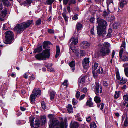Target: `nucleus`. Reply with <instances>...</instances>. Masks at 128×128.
Wrapping results in <instances>:
<instances>
[{
	"mask_svg": "<svg viewBox=\"0 0 128 128\" xmlns=\"http://www.w3.org/2000/svg\"><path fill=\"white\" fill-rule=\"evenodd\" d=\"M97 22L98 24L97 27L98 35L102 36L103 37H105L107 34L105 30L108 25L106 22L100 18H98Z\"/></svg>",
	"mask_w": 128,
	"mask_h": 128,
	"instance_id": "nucleus-1",
	"label": "nucleus"
},
{
	"mask_svg": "<svg viewBox=\"0 0 128 128\" xmlns=\"http://www.w3.org/2000/svg\"><path fill=\"white\" fill-rule=\"evenodd\" d=\"M70 41L72 42L71 44H70V48L72 50L71 55L73 57L78 58L79 57V51L76 48L73 46L77 44L78 42V39L77 37H74L70 40Z\"/></svg>",
	"mask_w": 128,
	"mask_h": 128,
	"instance_id": "nucleus-2",
	"label": "nucleus"
},
{
	"mask_svg": "<svg viewBox=\"0 0 128 128\" xmlns=\"http://www.w3.org/2000/svg\"><path fill=\"white\" fill-rule=\"evenodd\" d=\"M48 117L50 120L49 122V127L52 128H64V123L62 122L59 123L58 121L54 119L53 116L52 114L48 115Z\"/></svg>",
	"mask_w": 128,
	"mask_h": 128,
	"instance_id": "nucleus-3",
	"label": "nucleus"
},
{
	"mask_svg": "<svg viewBox=\"0 0 128 128\" xmlns=\"http://www.w3.org/2000/svg\"><path fill=\"white\" fill-rule=\"evenodd\" d=\"M50 49H46L43 52L37 54L35 56V58L38 60H46V58H48L50 56Z\"/></svg>",
	"mask_w": 128,
	"mask_h": 128,
	"instance_id": "nucleus-4",
	"label": "nucleus"
},
{
	"mask_svg": "<svg viewBox=\"0 0 128 128\" xmlns=\"http://www.w3.org/2000/svg\"><path fill=\"white\" fill-rule=\"evenodd\" d=\"M6 34L5 40L6 42H4L6 44H10L12 43L14 39V34L12 31L7 32Z\"/></svg>",
	"mask_w": 128,
	"mask_h": 128,
	"instance_id": "nucleus-5",
	"label": "nucleus"
},
{
	"mask_svg": "<svg viewBox=\"0 0 128 128\" xmlns=\"http://www.w3.org/2000/svg\"><path fill=\"white\" fill-rule=\"evenodd\" d=\"M110 52L109 49H106L105 48H102L100 50V54L103 56L109 55Z\"/></svg>",
	"mask_w": 128,
	"mask_h": 128,
	"instance_id": "nucleus-6",
	"label": "nucleus"
},
{
	"mask_svg": "<svg viewBox=\"0 0 128 128\" xmlns=\"http://www.w3.org/2000/svg\"><path fill=\"white\" fill-rule=\"evenodd\" d=\"M90 63V60L89 58H85L83 61L82 65L84 68L86 69L88 68Z\"/></svg>",
	"mask_w": 128,
	"mask_h": 128,
	"instance_id": "nucleus-7",
	"label": "nucleus"
},
{
	"mask_svg": "<svg viewBox=\"0 0 128 128\" xmlns=\"http://www.w3.org/2000/svg\"><path fill=\"white\" fill-rule=\"evenodd\" d=\"M95 91L97 95L98 94H101L102 93V87L98 83L96 84L95 87Z\"/></svg>",
	"mask_w": 128,
	"mask_h": 128,
	"instance_id": "nucleus-8",
	"label": "nucleus"
},
{
	"mask_svg": "<svg viewBox=\"0 0 128 128\" xmlns=\"http://www.w3.org/2000/svg\"><path fill=\"white\" fill-rule=\"evenodd\" d=\"M85 80L84 76H81L80 78L78 80V84L79 87L80 88H82L84 86Z\"/></svg>",
	"mask_w": 128,
	"mask_h": 128,
	"instance_id": "nucleus-9",
	"label": "nucleus"
},
{
	"mask_svg": "<svg viewBox=\"0 0 128 128\" xmlns=\"http://www.w3.org/2000/svg\"><path fill=\"white\" fill-rule=\"evenodd\" d=\"M24 30L22 25L21 24L20 25H18L15 27L14 30L18 33H20L21 32Z\"/></svg>",
	"mask_w": 128,
	"mask_h": 128,
	"instance_id": "nucleus-10",
	"label": "nucleus"
},
{
	"mask_svg": "<svg viewBox=\"0 0 128 128\" xmlns=\"http://www.w3.org/2000/svg\"><path fill=\"white\" fill-rule=\"evenodd\" d=\"M90 46V44L88 42L86 41H84L81 44V47L83 49H86L88 48Z\"/></svg>",
	"mask_w": 128,
	"mask_h": 128,
	"instance_id": "nucleus-11",
	"label": "nucleus"
},
{
	"mask_svg": "<svg viewBox=\"0 0 128 128\" xmlns=\"http://www.w3.org/2000/svg\"><path fill=\"white\" fill-rule=\"evenodd\" d=\"M7 10L6 9H4L0 13V20L3 21L4 20V18L5 17L6 14Z\"/></svg>",
	"mask_w": 128,
	"mask_h": 128,
	"instance_id": "nucleus-12",
	"label": "nucleus"
},
{
	"mask_svg": "<svg viewBox=\"0 0 128 128\" xmlns=\"http://www.w3.org/2000/svg\"><path fill=\"white\" fill-rule=\"evenodd\" d=\"M106 4L108 9H109V8H112L114 7L113 0H107Z\"/></svg>",
	"mask_w": 128,
	"mask_h": 128,
	"instance_id": "nucleus-13",
	"label": "nucleus"
},
{
	"mask_svg": "<svg viewBox=\"0 0 128 128\" xmlns=\"http://www.w3.org/2000/svg\"><path fill=\"white\" fill-rule=\"evenodd\" d=\"M79 124L77 122H72L70 125V128H78Z\"/></svg>",
	"mask_w": 128,
	"mask_h": 128,
	"instance_id": "nucleus-14",
	"label": "nucleus"
},
{
	"mask_svg": "<svg viewBox=\"0 0 128 128\" xmlns=\"http://www.w3.org/2000/svg\"><path fill=\"white\" fill-rule=\"evenodd\" d=\"M124 62L127 61H128V53H125L124 54L123 56H122V58H120Z\"/></svg>",
	"mask_w": 128,
	"mask_h": 128,
	"instance_id": "nucleus-15",
	"label": "nucleus"
},
{
	"mask_svg": "<svg viewBox=\"0 0 128 128\" xmlns=\"http://www.w3.org/2000/svg\"><path fill=\"white\" fill-rule=\"evenodd\" d=\"M33 94L37 96H39L41 94V92L39 89H35L33 91Z\"/></svg>",
	"mask_w": 128,
	"mask_h": 128,
	"instance_id": "nucleus-16",
	"label": "nucleus"
},
{
	"mask_svg": "<svg viewBox=\"0 0 128 128\" xmlns=\"http://www.w3.org/2000/svg\"><path fill=\"white\" fill-rule=\"evenodd\" d=\"M128 2L127 0H123L120 3V7L122 8H123L124 6L127 4Z\"/></svg>",
	"mask_w": 128,
	"mask_h": 128,
	"instance_id": "nucleus-17",
	"label": "nucleus"
},
{
	"mask_svg": "<svg viewBox=\"0 0 128 128\" xmlns=\"http://www.w3.org/2000/svg\"><path fill=\"white\" fill-rule=\"evenodd\" d=\"M124 105H126V104H127V106H128V95H125L124 96Z\"/></svg>",
	"mask_w": 128,
	"mask_h": 128,
	"instance_id": "nucleus-18",
	"label": "nucleus"
},
{
	"mask_svg": "<svg viewBox=\"0 0 128 128\" xmlns=\"http://www.w3.org/2000/svg\"><path fill=\"white\" fill-rule=\"evenodd\" d=\"M34 117L32 116H31L30 118V123L32 127H34Z\"/></svg>",
	"mask_w": 128,
	"mask_h": 128,
	"instance_id": "nucleus-19",
	"label": "nucleus"
},
{
	"mask_svg": "<svg viewBox=\"0 0 128 128\" xmlns=\"http://www.w3.org/2000/svg\"><path fill=\"white\" fill-rule=\"evenodd\" d=\"M60 52V49L59 47L58 46H57L56 48V53L55 56V57L56 58H57L59 56Z\"/></svg>",
	"mask_w": 128,
	"mask_h": 128,
	"instance_id": "nucleus-20",
	"label": "nucleus"
},
{
	"mask_svg": "<svg viewBox=\"0 0 128 128\" xmlns=\"http://www.w3.org/2000/svg\"><path fill=\"white\" fill-rule=\"evenodd\" d=\"M68 110L69 113H72L73 112V108L72 106L70 104L68 105L66 107Z\"/></svg>",
	"mask_w": 128,
	"mask_h": 128,
	"instance_id": "nucleus-21",
	"label": "nucleus"
},
{
	"mask_svg": "<svg viewBox=\"0 0 128 128\" xmlns=\"http://www.w3.org/2000/svg\"><path fill=\"white\" fill-rule=\"evenodd\" d=\"M76 28L78 30H81L82 28V24L80 22H78L76 25Z\"/></svg>",
	"mask_w": 128,
	"mask_h": 128,
	"instance_id": "nucleus-22",
	"label": "nucleus"
},
{
	"mask_svg": "<svg viewBox=\"0 0 128 128\" xmlns=\"http://www.w3.org/2000/svg\"><path fill=\"white\" fill-rule=\"evenodd\" d=\"M69 66L72 68L73 72L74 70L75 63L74 61H72L69 64Z\"/></svg>",
	"mask_w": 128,
	"mask_h": 128,
	"instance_id": "nucleus-23",
	"label": "nucleus"
},
{
	"mask_svg": "<svg viewBox=\"0 0 128 128\" xmlns=\"http://www.w3.org/2000/svg\"><path fill=\"white\" fill-rule=\"evenodd\" d=\"M40 123L39 120L37 119L36 120L34 123L35 127L36 128H38L39 126Z\"/></svg>",
	"mask_w": 128,
	"mask_h": 128,
	"instance_id": "nucleus-24",
	"label": "nucleus"
},
{
	"mask_svg": "<svg viewBox=\"0 0 128 128\" xmlns=\"http://www.w3.org/2000/svg\"><path fill=\"white\" fill-rule=\"evenodd\" d=\"M112 32V30L111 29H109L108 32V34L106 35L105 38H108L111 37L112 36L111 33Z\"/></svg>",
	"mask_w": 128,
	"mask_h": 128,
	"instance_id": "nucleus-25",
	"label": "nucleus"
},
{
	"mask_svg": "<svg viewBox=\"0 0 128 128\" xmlns=\"http://www.w3.org/2000/svg\"><path fill=\"white\" fill-rule=\"evenodd\" d=\"M50 44V42L48 41L44 42L43 43V47L44 48H48V46Z\"/></svg>",
	"mask_w": 128,
	"mask_h": 128,
	"instance_id": "nucleus-26",
	"label": "nucleus"
},
{
	"mask_svg": "<svg viewBox=\"0 0 128 128\" xmlns=\"http://www.w3.org/2000/svg\"><path fill=\"white\" fill-rule=\"evenodd\" d=\"M98 73L100 74H102L104 73L103 68L101 67H99L97 70Z\"/></svg>",
	"mask_w": 128,
	"mask_h": 128,
	"instance_id": "nucleus-27",
	"label": "nucleus"
},
{
	"mask_svg": "<svg viewBox=\"0 0 128 128\" xmlns=\"http://www.w3.org/2000/svg\"><path fill=\"white\" fill-rule=\"evenodd\" d=\"M35 96H36L33 94L31 96V100L32 102H34L35 101Z\"/></svg>",
	"mask_w": 128,
	"mask_h": 128,
	"instance_id": "nucleus-28",
	"label": "nucleus"
},
{
	"mask_svg": "<svg viewBox=\"0 0 128 128\" xmlns=\"http://www.w3.org/2000/svg\"><path fill=\"white\" fill-rule=\"evenodd\" d=\"M110 46V44L108 42H106L104 43V47L102 48H105L106 49H109Z\"/></svg>",
	"mask_w": 128,
	"mask_h": 128,
	"instance_id": "nucleus-29",
	"label": "nucleus"
},
{
	"mask_svg": "<svg viewBox=\"0 0 128 128\" xmlns=\"http://www.w3.org/2000/svg\"><path fill=\"white\" fill-rule=\"evenodd\" d=\"M114 19V16H110L107 18V19L110 22H112L113 20Z\"/></svg>",
	"mask_w": 128,
	"mask_h": 128,
	"instance_id": "nucleus-30",
	"label": "nucleus"
},
{
	"mask_svg": "<svg viewBox=\"0 0 128 128\" xmlns=\"http://www.w3.org/2000/svg\"><path fill=\"white\" fill-rule=\"evenodd\" d=\"M32 2V0H26L25 2L24 5L25 6H28L30 5Z\"/></svg>",
	"mask_w": 128,
	"mask_h": 128,
	"instance_id": "nucleus-31",
	"label": "nucleus"
},
{
	"mask_svg": "<svg viewBox=\"0 0 128 128\" xmlns=\"http://www.w3.org/2000/svg\"><path fill=\"white\" fill-rule=\"evenodd\" d=\"M127 81V80L126 79L122 78L120 82V84H125Z\"/></svg>",
	"mask_w": 128,
	"mask_h": 128,
	"instance_id": "nucleus-32",
	"label": "nucleus"
},
{
	"mask_svg": "<svg viewBox=\"0 0 128 128\" xmlns=\"http://www.w3.org/2000/svg\"><path fill=\"white\" fill-rule=\"evenodd\" d=\"M94 100L96 102H101L100 97L98 96H96L95 97Z\"/></svg>",
	"mask_w": 128,
	"mask_h": 128,
	"instance_id": "nucleus-33",
	"label": "nucleus"
},
{
	"mask_svg": "<svg viewBox=\"0 0 128 128\" xmlns=\"http://www.w3.org/2000/svg\"><path fill=\"white\" fill-rule=\"evenodd\" d=\"M55 93L54 92L52 91L50 93V99L52 100L53 99H54L55 95Z\"/></svg>",
	"mask_w": 128,
	"mask_h": 128,
	"instance_id": "nucleus-34",
	"label": "nucleus"
},
{
	"mask_svg": "<svg viewBox=\"0 0 128 128\" xmlns=\"http://www.w3.org/2000/svg\"><path fill=\"white\" fill-rule=\"evenodd\" d=\"M98 66V63H96L93 66L92 68L93 71H95L96 69L97 68Z\"/></svg>",
	"mask_w": 128,
	"mask_h": 128,
	"instance_id": "nucleus-35",
	"label": "nucleus"
},
{
	"mask_svg": "<svg viewBox=\"0 0 128 128\" xmlns=\"http://www.w3.org/2000/svg\"><path fill=\"white\" fill-rule=\"evenodd\" d=\"M76 117L78 121L80 122H82V119L80 115L79 114H78L76 116Z\"/></svg>",
	"mask_w": 128,
	"mask_h": 128,
	"instance_id": "nucleus-36",
	"label": "nucleus"
},
{
	"mask_svg": "<svg viewBox=\"0 0 128 128\" xmlns=\"http://www.w3.org/2000/svg\"><path fill=\"white\" fill-rule=\"evenodd\" d=\"M21 24L24 30L26 29V28L29 27L28 25L26 22H24Z\"/></svg>",
	"mask_w": 128,
	"mask_h": 128,
	"instance_id": "nucleus-37",
	"label": "nucleus"
},
{
	"mask_svg": "<svg viewBox=\"0 0 128 128\" xmlns=\"http://www.w3.org/2000/svg\"><path fill=\"white\" fill-rule=\"evenodd\" d=\"M90 128H96V124L94 122L91 123L90 124Z\"/></svg>",
	"mask_w": 128,
	"mask_h": 128,
	"instance_id": "nucleus-38",
	"label": "nucleus"
},
{
	"mask_svg": "<svg viewBox=\"0 0 128 128\" xmlns=\"http://www.w3.org/2000/svg\"><path fill=\"white\" fill-rule=\"evenodd\" d=\"M86 104L87 105L89 106L90 107H91L92 106L93 104L91 101L89 100L87 101Z\"/></svg>",
	"mask_w": 128,
	"mask_h": 128,
	"instance_id": "nucleus-39",
	"label": "nucleus"
},
{
	"mask_svg": "<svg viewBox=\"0 0 128 128\" xmlns=\"http://www.w3.org/2000/svg\"><path fill=\"white\" fill-rule=\"evenodd\" d=\"M42 107L44 110H45L46 108V106L44 102L42 101Z\"/></svg>",
	"mask_w": 128,
	"mask_h": 128,
	"instance_id": "nucleus-40",
	"label": "nucleus"
},
{
	"mask_svg": "<svg viewBox=\"0 0 128 128\" xmlns=\"http://www.w3.org/2000/svg\"><path fill=\"white\" fill-rule=\"evenodd\" d=\"M124 125L125 126H128V116H127L124 122Z\"/></svg>",
	"mask_w": 128,
	"mask_h": 128,
	"instance_id": "nucleus-41",
	"label": "nucleus"
},
{
	"mask_svg": "<svg viewBox=\"0 0 128 128\" xmlns=\"http://www.w3.org/2000/svg\"><path fill=\"white\" fill-rule=\"evenodd\" d=\"M120 96L119 92H116L114 95V97L115 98H117L119 97Z\"/></svg>",
	"mask_w": 128,
	"mask_h": 128,
	"instance_id": "nucleus-42",
	"label": "nucleus"
},
{
	"mask_svg": "<svg viewBox=\"0 0 128 128\" xmlns=\"http://www.w3.org/2000/svg\"><path fill=\"white\" fill-rule=\"evenodd\" d=\"M62 15L64 18L66 22H67L68 20V17L66 15V14L64 13H63L62 14Z\"/></svg>",
	"mask_w": 128,
	"mask_h": 128,
	"instance_id": "nucleus-43",
	"label": "nucleus"
},
{
	"mask_svg": "<svg viewBox=\"0 0 128 128\" xmlns=\"http://www.w3.org/2000/svg\"><path fill=\"white\" fill-rule=\"evenodd\" d=\"M116 76L117 80H120V79L121 78L120 76L119 72H117L116 73Z\"/></svg>",
	"mask_w": 128,
	"mask_h": 128,
	"instance_id": "nucleus-44",
	"label": "nucleus"
},
{
	"mask_svg": "<svg viewBox=\"0 0 128 128\" xmlns=\"http://www.w3.org/2000/svg\"><path fill=\"white\" fill-rule=\"evenodd\" d=\"M78 102L74 98L72 100V104L74 105H76L77 104Z\"/></svg>",
	"mask_w": 128,
	"mask_h": 128,
	"instance_id": "nucleus-45",
	"label": "nucleus"
},
{
	"mask_svg": "<svg viewBox=\"0 0 128 128\" xmlns=\"http://www.w3.org/2000/svg\"><path fill=\"white\" fill-rule=\"evenodd\" d=\"M124 71L126 76L128 77V68H124Z\"/></svg>",
	"mask_w": 128,
	"mask_h": 128,
	"instance_id": "nucleus-46",
	"label": "nucleus"
},
{
	"mask_svg": "<svg viewBox=\"0 0 128 128\" xmlns=\"http://www.w3.org/2000/svg\"><path fill=\"white\" fill-rule=\"evenodd\" d=\"M124 50V48H122L120 50L119 53V55L120 58H122V54Z\"/></svg>",
	"mask_w": 128,
	"mask_h": 128,
	"instance_id": "nucleus-47",
	"label": "nucleus"
},
{
	"mask_svg": "<svg viewBox=\"0 0 128 128\" xmlns=\"http://www.w3.org/2000/svg\"><path fill=\"white\" fill-rule=\"evenodd\" d=\"M76 2L75 0H71L69 2V4L70 5L71 4H75Z\"/></svg>",
	"mask_w": 128,
	"mask_h": 128,
	"instance_id": "nucleus-48",
	"label": "nucleus"
},
{
	"mask_svg": "<svg viewBox=\"0 0 128 128\" xmlns=\"http://www.w3.org/2000/svg\"><path fill=\"white\" fill-rule=\"evenodd\" d=\"M80 95V92L78 91H77L76 92V96L77 98H79Z\"/></svg>",
	"mask_w": 128,
	"mask_h": 128,
	"instance_id": "nucleus-49",
	"label": "nucleus"
},
{
	"mask_svg": "<svg viewBox=\"0 0 128 128\" xmlns=\"http://www.w3.org/2000/svg\"><path fill=\"white\" fill-rule=\"evenodd\" d=\"M78 14L75 15L72 18V19L75 20H77L78 18Z\"/></svg>",
	"mask_w": 128,
	"mask_h": 128,
	"instance_id": "nucleus-50",
	"label": "nucleus"
},
{
	"mask_svg": "<svg viewBox=\"0 0 128 128\" xmlns=\"http://www.w3.org/2000/svg\"><path fill=\"white\" fill-rule=\"evenodd\" d=\"M48 70L50 72H54V69L52 67L49 68V66H48Z\"/></svg>",
	"mask_w": 128,
	"mask_h": 128,
	"instance_id": "nucleus-51",
	"label": "nucleus"
},
{
	"mask_svg": "<svg viewBox=\"0 0 128 128\" xmlns=\"http://www.w3.org/2000/svg\"><path fill=\"white\" fill-rule=\"evenodd\" d=\"M85 52L83 50H81L80 52V56H84V55H85Z\"/></svg>",
	"mask_w": 128,
	"mask_h": 128,
	"instance_id": "nucleus-52",
	"label": "nucleus"
},
{
	"mask_svg": "<svg viewBox=\"0 0 128 128\" xmlns=\"http://www.w3.org/2000/svg\"><path fill=\"white\" fill-rule=\"evenodd\" d=\"M41 23V20H37L36 22V24L37 25H40Z\"/></svg>",
	"mask_w": 128,
	"mask_h": 128,
	"instance_id": "nucleus-53",
	"label": "nucleus"
},
{
	"mask_svg": "<svg viewBox=\"0 0 128 128\" xmlns=\"http://www.w3.org/2000/svg\"><path fill=\"white\" fill-rule=\"evenodd\" d=\"M38 50V52H41L42 50V46H40L37 48Z\"/></svg>",
	"mask_w": 128,
	"mask_h": 128,
	"instance_id": "nucleus-54",
	"label": "nucleus"
},
{
	"mask_svg": "<svg viewBox=\"0 0 128 128\" xmlns=\"http://www.w3.org/2000/svg\"><path fill=\"white\" fill-rule=\"evenodd\" d=\"M27 21L28 22V23L30 26V25L32 24L33 23V20H29Z\"/></svg>",
	"mask_w": 128,
	"mask_h": 128,
	"instance_id": "nucleus-55",
	"label": "nucleus"
},
{
	"mask_svg": "<svg viewBox=\"0 0 128 128\" xmlns=\"http://www.w3.org/2000/svg\"><path fill=\"white\" fill-rule=\"evenodd\" d=\"M62 84L64 86H67L68 85V81L67 80H65Z\"/></svg>",
	"mask_w": 128,
	"mask_h": 128,
	"instance_id": "nucleus-56",
	"label": "nucleus"
},
{
	"mask_svg": "<svg viewBox=\"0 0 128 128\" xmlns=\"http://www.w3.org/2000/svg\"><path fill=\"white\" fill-rule=\"evenodd\" d=\"M104 104L103 103H102L100 105L99 108H100V109L101 110H102L104 107Z\"/></svg>",
	"mask_w": 128,
	"mask_h": 128,
	"instance_id": "nucleus-57",
	"label": "nucleus"
},
{
	"mask_svg": "<svg viewBox=\"0 0 128 128\" xmlns=\"http://www.w3.org/2000/svg\"><path fill=\"white\" fill-rule=\"evenodd\" d=\"M42 122L44 124L45 123L46 121V117H43L42 118Z\"/></svg>",
	"mask_w": 128,
	"mask_h": 128,
	"instance_id": "nucleus-58",
	"label": "nucleus"
},
{
	"mask_svg": "<svg viewBox=\"0 0 128 128\" xmlns=\"http://www.w3.org/2000/svg\"><path fill=\"white\" fill-rule=\"evenodd\" d=\"M88 91V90L86 88H84L82 90V91L84 93H86Z\"/></svg>",
	"mask_w": 128,
	"mask_h": 128,
	"instance_id": "nucleus-59",
	"label": "nucleus"
},
{
	"mask_svg": "<svg viewBox=\"0 0 128 128\" xmlns=\"http://www.w3.org/2000/svg\"><path fill=\"white\" fill-rule=\"evenodd\" d=\"M92 73L94 78H96L98 76L97 74L96 73H94V71H92Z\"/></svg>",
	"mask_w": 128,
	"mask_h": 128,
	"instance_id": "nucleus-60",
	"label": "nucleus"
},
{
	"mask_svg": "<svg viewBox=\"0 0 128 128\" xmlns=\"http://www.w3.org/2000/svg\"><path fill=\"white\" fill-rule=\"evenodd\" d=\"M126 47V43L125 42H123L122 43V44L121 46V48L123 47L124 48H124Z\"/></svg>",
	"mask_w": 128,
	"mask_h": 128,
	"instance_id": "nucleus-61",
	"label": "nucleus"
},
{
	"mask_svg": "<svg viewBox=\"0 0 128 128\" xmlns=\"http://www.w3.org/2000/svg\"><path fill=\"white\" fill-rule=\"evenodd\" d=\"M95 21V18H92L90 20V22L92 23H94V22Z\"/></svg>",
	"mask_w": 128,
	"mask_h": 128,
	"instance_id": "nucleus-62",
	"label": "nucleus"
},
{
	"mask_svg": "<svg viewBox=\"0 0 128 128\" xmlns=\"http://www.w3.org/2000/svg\"><path fill=\"white\" fill-rule=\"evenodd\" d=\"M94 27H93L91 30V33L92 34L94 35Z\"/></svg>",
	"mask_w": 128,
	"mask_h": 128,
	"instance_id": "nucleus-63",
	"label": "nucleus"
},
{
	"mask_svg": "<svg viewBox=\"0 0 128 128\" xmlns=\"http://www.w3.org/2000/svg\"><path fill=\"white\" fill-rule=\"evenodd\" d=\"M123 66L124 68H128L127 67H128V64L126 63L124 64L123 65Z\"/></svg>",
	"mask_w": 128,
	"mask_h": 128,
	"instance_id": "nucleus-64",
	"label": "nucleus"
}]
</instances>
